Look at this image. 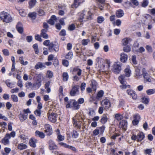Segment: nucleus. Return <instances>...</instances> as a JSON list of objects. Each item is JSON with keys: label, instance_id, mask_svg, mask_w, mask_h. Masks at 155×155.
<instances>
[{"label": "nucleus", "instance_id": "1", "mask_svg": "<svg viewBox=\"0 0 155 155\" xmlns=\"http://www.w3.org/2000/svg\"><path fill=\"white\" fill-rule=\"evenodd\" d=\"M0 18L4 22L9 23L13 20V17L8 12L3 11L0 13Z\"/></svg>", "mask_w": 155, "mask_h": 155}, {"label": "nucleus", "instance_id": "2", "mask_svg": "<svg viewBox=\"0 0 155 155\" xmlns=\"http://www.w3.org/2000/svg\"><path fill=\"white\" fill-rule=\"evenodd\" d=\"M91 13L90 11L86 13L85 11H83L80 14L79 20L80 22H83L91 20Z\"/></svg>", "mask_w": 155, "mask_h": 155}, {"label": "nucleus", "instance_id": "3", "mask_svg": "<svg viewBox=\"0 0 155 155\" xmlns=\"http://www.w3.org/2000/svg\"><path fill=\"white\" fill-rule=\"evenodd\" d=\"M145 137L144 134L142 132H139L137 134V135L133 134L131 137V139L133 140H137V141H142Z\"/></svg>", "mask_w": 155, "mask_h": 155}, {"label": "nucleus", "instance_id": "4", "mask_svg": "<svg viewBox=\"0 0 155 155\" xmlns=\"http://www.w3.org/2000/svg\"><path fill=\"white\" fill-rule=\"evenodd\" d=\"M48 49L50 52H58L59 50V45L58 43L54 44L53 43H51L49 45Z\"/></svg>", "mask_w": 155, "mask_h": 155}, {"label": "nucleus", "instance_id": "5", "mask_svg": "<svg viewBox=\"0 0 155 155\" xmlns=\"http://www.w3.org/2000/svg\"><path fill=\"white\" fill-rule=\"evenodd\" d=\"M40 76H38L37 77V81L34 83L33 84L31 89L34 90H36L38 89L41 85V78H40Z\"/></svg>", "mask_w": 155, "mask_h": 155}, {"label": "nucleus", "instance_id": "6", "mask_svg": "<svg viewBox=\"0 0 155 155\" xmlns=\"http://www.w3.org/2000/svg\"><path fill=\"white\" fill-rule=\"evenodd\" d=\"M74 124L75 126H78L79 123L83 120V118L80 116V114H77L73 119Z\"/></svg>", "mask_w": 155, "mask_h": 155}, {"label": "nucleus", "instance_id": "7", "mask_svg": "<svg viewBox=\"0 0 155 155\" xmlns=\"http://www.w3.org/2000/svg\"><path fill=\"white\" fill-rule=\"evenodd\" d=\"M58 115L54 113H51L48 115V118L49 121L52 123H55L57 120Z\"/></svg>", "mask_w": 155, "mask_h": 155}, {"label": "nucleus", "instance_id": "8", "mask_svg": "<svg viewBox=\"0 0 155 155\" xmlns=\"http://www.w3.org/2000/svg\"><path fill=\"white\" fill-rule=\"evenodd\" d=\"M142 75L144 78L145 82H150L151 81V79L150 78V76L146 71V69L143 68L142 69Z\"/></svg>", "mask_w": 155, "mask_h": 155}, {"label": "nucleus", "instance_id": "9", "mask_svg": "<svg viewBox=\"0 0 155 155\" xmlns=\"http://www.w3.org/2000/svg\"><path fill=\"white\" fill-rule=\"evenodd\" d=\"M121 70V67L120 64L118 63H115L114 65L112 71L113 72L116 74L119 73Z\"/></svg>", "mask_w": 155, "mask_h": 155}, {"label": "nucleus", "instance_id": "10", "mask_svg": "<svg viewBox=\"0 0 155 155\" xmlns=\"http://www.w3.org/2000/svg\"><path fill=\"white\" fill-rule=\"evenodd\" d=\"M45 132L47 135L50 136L52 134V129L51 126L49 124H47L45 125Z\"/></svg>", "mask_w": 155, "mask_h": 155}, {"label": "nucleus", "instance_id": "11", "mask_svg": "<svg viewBox=\"0 0 155 155\" xmlns=\"http://www.w3.org/2000/svg\"><path fill=\"white\" fill-rule=\"evenodd\" d=\"M10 139V135L8 134H6L5 136L1 141V142L4 145L8 144L9 143V140Z\"/></svg>", "mask_w": 155, "mask_h": 155}, {"label": "nucleus", "instance_id": "12", "mask_svg": "<svg viewBox=\"0 0 155 155\" xmlns=\"http://www.w3.org/2000/svg\"><path fill=\"white\" fill-rule=\"evenodd\" d=\"M79 87L78 85L73 86L70 94L71 96H74L79 92Z\"/></svg>", "mask_w": 155, "mask_h": 155}, {"label": "nucleus", "instance_id": "13", "mask_svg": "<svg viewBox=\"0 0 155 155\" xmlns=\"http://www.w3.org/2000/svg\"><path fill=\"white\" fill-rule=\"evenodd\" d=\"M127 94L130 95L134 100H136L137 98V95L136 92L131 89H129L127 90Z\"/></svg>", "mask_w": 155, "mask_h": 155}, {"label": "nucleus", "instance_id": "14", "mask_svg": "<svg viewBox=\"0 0 155 155\" xmlns=\"http://www.w3.org/2000/svg\"><path fill=\"white\" fill-rule=\"evenodd\" d=\"M48 143L49 145V148L50 150H56L57 149L58 147L55 143L52 140H49Z\"/></svg>", "mask_w": 155, "mask_h": 155}, {"label": "nucleus", "instance_id": "15", "mask_svg": "<svg viewBox=\"0 0 155 155\" xmlns=\"http://www.w3.org/2000/svg\"><path fill=\"white\" fill-rule=\"evenodd\" d=\"M101 104L105 109L109 108L110 106L109 101L107 99H105L103 100L102 101Z\"/></svg>", "mask_w": 155, "mask_h": 155}, {"label": "nucleus", "instance_id": "16", "mask_svg": "<svg viewBox=\"0 0 155 155\" xmlns=\"http://www.w3.org/2000/svg\"><path fill=\"white\" fill-rule=\"evenodd\" d=\"M106 0H96L98 6L99 8L101 10H103L105 4Z\"/></svg>", "mask_w": 155, "mask_h": 155}, {"label": "nucleus", "instance_id": "17", "mask_svg": "<svg viewBox=\"0 0 155 155\" xmlns=\"http://www.w3.org/2000/svg\"><path fill=\"white\" fill-rule=\"evenodd\" d=\"M142 74V73L140 71V69L137 67H136L134 72V77L136 78L139 79Z\"/></svg>", "mask_w": 155, "mask_h": 155}, {"label": "nucleus", "instance_id": "18", "mask_svg": "<svg viewBox=\"0 0 155 155\" xmlns=\"http://www.w3.org/2000/svg\"><path fill=\"white\" fill-rule=\"evenodd\" d=\"M16 28L20 34H22L23 31L22 23L21 22H18L16 25Z\"/></svg>", "mask_w": 155, "mask_h": 155}, {"label": "nucleus", "instance_id": "19", "mask_svg": "<svg viewBox=\"0 0 155 155\" xmlns=\"http://www.w3.org/2000/svg\"><path fill=\"white\" fill-rule=\"evenodd\" d=\"M127 126V122L126 120H122L119 123V126L120 127L122 128L125 130H126Z\"/></svg>", "mask_w": 155, "mask_h": 155}, {"label": "nucleus", "instance_id": "20", "mask_svg": "<svg viewBox=\"0 0 155 155\" xmlns=\"http://www.w3.org/2000/svg\"><path fill=\"white\" fill-rule=\"evenodd\" d=\"M18 116L20 121L21 122H23L27 119L28 114L26 113L22 114L20 113Z\"/></svg>", "mask_w": 155, "mask_h": 155}, {"label": "nucleus", "instance_id": "21", "mask_svg": "<svg viewBox=\"0 0 155 155\" xmlns=\"http://www.w3.org/2000/svg\"><path fill=\"white\" fill-rule=\"evenodd\" d=\"M128 56L124 53H122L120 55V60L123 63L125 62L127 60Z\"/></svg>", "mask_w": 155, "mask_h": 155}, {"label": "nucleus", "instance_id": "22", "mask_svg": "<svg viewBox=\"0 0 155 155\" xmlns=\"http://www.w3.org/2000/svg\"><path fill=\"white\" fill-rule=\"evenodd\" d=\"M29 142L31 147H36V143L37 142V141L35 139L31 138L29 140Z\"/></svg>", "mask_w": 155, "mask_h": 155}, {"label": "nucleus", "instance_id": "23", "mask_svg": "<svg viewBox=\"0 0 155 155\" xmlns=\"http://www.w3.org/2000/svg\"><path fill=\"white\" fill-rule=\"evenodd\" d=\"M73 71L76 73L78 76H80L81 75L82 71L78 67H76L73 68Z\"/></svg>", "mask_w": 155, "mask_h": 155}, {"label": "nucleus", "instance_id": "24", "mask_svg": "<svg viewBox=\"0 0 155 155\" xmlns=\"http://www.w3.org/2000/svg\"><path fill=\"white\" fill-rule=\"evenodd\" d=\"M48 31L47 29H42L41 31V36L44 38L47 39L48 38V35L46 33Z\"/></svg>", "mask_w": 155, "mask_h": 155}, {"label": "nucleus", "instance_id": "25", "mask_svg": "<svg viewBox=\"0 0 155 155\" xmlns=\"http://www.w3.org/2000/svg\"><path fill=\"white\" fill-rule=\"evenodd\" d=\"M124 15V12L122 10L120 9L116 12V15L117 18H121Z\"/></svg>", "mask_w": 155, "mask_h": 155}, {"label": "nucleus", "instance_id": "26", "mask_svg": "<svg viewBox=\"0 0 155 155\" xmlns=\"http://www.w3.org/2000/svg\"><path fill=\"white\" fill-rule=\"evenodd\" d=\"M132 41V39L128 38H124L122 41L123 44L124 45H126Z\"/></svg>", "mask_w": 155, "mask_h": 155}, {"label": "nucleus", "instance_id": "27", "mask_svg": "<svg viewBox=\"0 0 155 155\" xmlns=\"http://www.w3.org/2000/svg\"><path fill=\"white\" fill-rule=\"evenodd\" d=\"M97 85V83L96 81L94 80H92L91 81V86L94 91H96Z\"/></svg>", "mask_w": 155, "mask_h": 155}, {"label": "nucleus", "instance_id": "28", "mask_svg": "<svg viewBox=\"0 0 155 155\" xmlns=\"http://www.w3.org/2000/svg\"><path fill=\"white\" fill-rule=\"evenodd\" d=\"M45 66L44 64L38 62L35 67V68L36 69H38L39 68H45Z\"/></svg>", "mask_w": 155, "mask_h": 155}, {"label": "nucleus", "instance_id": "29", "mask_svg": "<svg viewBox=\"0 0 155 155\" xmlns=\"http://www.w3.org/2000/svg\"><path fill=\"white\" fill-rule=\"evenodd\" d=\"M58 8L59 10V14L60 15H63L64 14V10L66 9V7L65 6H59Z\"/></svg>", "mask_w": 155, "mask_h": 155}, {"label": "nucleus", "instance_id": "30", "mask_svg": "<svg viewBox=\"0 0 155 155\" xmlns=\"http://www.w3.org/2000/svg\"><path fill=\"white\" fill-rule=\"evenodd\" d=\"M57 135H58V141H63L64 140V136L61 135L60 133L59 130H57Z\"/></svg>", "mask_w": 155, "mask_h": 155}, {"label": "nucleus", "instance_id": "31", "mask_svg": "<svg viewBox=\"0 0 155 155\" xmlns=\"http://www.w3.org/2000/svg\"><path fill=\"white\" fill-rule=\"evenodd\" d=\"M35 136H38L41 138H43L45 137V134L42 132L36 130L35 132Z\"/></svg>", "mask_w": 155, "mask_h": 155}, {"label": "nucleus", "instance_id": "32", "mask_svg": "<svg viewBox=\"0 0 155 155\" xmlns=\"http://www.w3.org/2000/svg\"><path fill=\"white\" fill-rule=\"evenodd\" d=\"M27 146L25 144L23 143H20L18 144V148L20 150H23L27 148Z\"/></svg>", "mask_w": 155, "mask_h": 155}, {"label": "nucleus", "instance_id": "33", "mask_svg": "<svg viewBox=\"0 0 155 155\" xmlns=\"http://www.w3.org/2000/svg\"><path fill=\"white\" fill-rule=\"evenodd\" d=\"M50 81H49L47 82L45 85V88L46 90L47 93H49L51 92V89L50 87Z\"/></svg>", "mask_w": 155, "mask_h": 155}, {"label": "nucleus", "instance_id": "34", "mask_svg": "<svg viewBox=\"0 0 155 155\" xmlns=\"http://www.w3.org/2000/svg\"><path fill=\"white\" fill-rule=\"evenodd\" d=\"M108 118H107V115L105 114H104L102 115L101 118V122L104 124H105L107 121Z\"/></svg>", "mask_w": 155, "mask_h": 155}, {"label": "nucleus", "instance_id": "35", "mask_svg": "<svg viewBox=\"0 0 155 155\" xmlns=\"http://www.w3.org/2000/svg\"><path fill=\"white\" fill-rule=\"evenodd\" d=\"M72 106L76 110L78 109L80 107V105L78 101H76L75 99L74 100V101L73 102Z\"/></svg>", "mask_w": 155, "mask_h": 155}, {"label": "nucleus", "instance_id": "36", "mask_svg": "<svg viewBox=\"0 0 155 155\" xmlns=\"http://www.w3.org/2000/svg\"><path fill=\"white\" fill-rule=\"evenodd\" d=\"M74 100L73 99L69 100L67 104H66V108H69L73 107V102L74 101Z\"/></svg>", "mask_w": 155, "mask_h": 155}, {"label": "nucleus", "instance_id": "37", "mask_svg": "<svg viewBox=\"0 0 155 155\" xmlns=\"http://www.w3.org/2000/svg\"><path fill=\"white\" fill-rule=\"evenodd\" d=\"M84 0H74V5L75 7H77L79 5L84 2Z\"/></svg>", "mask_w": 155, "mask_h": 155}, {"label": "nucleus", "instance_id": "38", "mask_svg": "<svg viewBox=\"0 0 155 155\" xmlns=\"http://www.w3.org/2000/svg\"><path fill=\"white\" fill-rule=\"evenodd\" d=\"M88 114L90 117H93L95 115L94 110L92 108H90L89 110Z\"/></svg>", "mask_w": 155, "mask_h": 155}, {"label": "nucleus", "instance_id": "39", "mask_svg": "<svg viewBox=\"0 0 155 155\" xmlns=\"http://www.w3.org/2000/svg\"><path fill=\"white\" fill-rule=\"evenodd\" d=\"M62 76L64 81H66L68 80L69 77L67 73L64 72L63 73Z\"/></svg>", "mask_w": 155, "mask_h": 155}, {"label": "nucleus", "instance_id": "40", "mask_svg": "<svg viewBox=\"0 0 155 155\" xmlns=\"http://www.w3.org/2000/svg\"><path fill=\"white\" fill-rule=\"evenodd\" d=\"M125 76L124 75H121L118 78L121 84H125Z\"/></svg>", "mask_w": 155, "mask_h": 155}, {"label": "nucleus", "instance_id": "41", "mask_svg": "<svg viewBox=\"0 0 155 155\" xmlns=\"http://www.w3.org/2000/svg\"><path fill=\"white\" fill-rule=\"evenodd\" d=\"M36 2V0H31L29 2V5L30 8L34 7Z\"/></svg>", "mask_w": 155, "mask_h": 155}, {"label": "nucleus", "instance_id": "42", "mask_svg": "<svg viewBox=\"0 0 155 155\" xmlns=\"http://www.w3.org/2000/svg\"><path fill=\"white\" fill-rule=\"evenodd\" d=\"M23 59L24 58L23 56L19 58V60L20 61V63L24 65H26L28 64V62L27 61L24 62Z\"/></svg>", "mask_w": 155, "mask_h": 155}, {"label": "nucleus", "instance_id": "43", "mask_svg": "<svg viewBox=\"0 0 155 155\" xmlns=\"http://www.w3.org/2000/svg\"><path fill=\"white\" fill-rule=\"evenodd\" d=\"M155 93V89H151L147 90L146 93L147 95H150L154 94Z\"/></svg>", "mask_w": 155, "mask_h": 155}, {"label": "nucleus", "instance_id": "44", "mask_svg": "<svg viewBox=\"0 0 155 155\" xmlns=\"http://www.w3.org/2000/svg\"><path fill=\"white\" fill-rule=\"evenodd\" d=\"M28 17L34 20L35 19L36 16V14L35 12H31L28 14Z\"/></svg>", "mask_w": 155, "mask_h": 155}, {"label": "nucleus", "instance_id": "45", "mask_svg": "<svg viewBox=\"0 0 155 155\" xmlns=\"http://www.w3.org/2000/svg\"><path fill=\"white\" fill-rule=\"evenodd\" d=\"M73 56V53L71 51H69L65 56V58L68 59H71Z\"/></svg>", "mask_w": 155, "mask_h": 155}, {"label": "nucleus", "instance_id": "46", "mask_svg": "<svg viewBox=\"0 0 155 155\" xmlns=\"http://www.w3.org/2000/svg\"><path fill=\"white\" fill-rule=\"evenodd\" d=\"M125 76L127 77H129L130 76L131 71L130 70L129 68H126L125 69Z\"/></svg>", "mask_w": 155, "mask_h": 155}, {"label": "nucleus", "instance_id": "47", "mask_svg": "<svg viewBox=\"0 0 155 155\" xmlns=\"http://www.w3.org/2000/svg\"><path fill=\"white\" fill-rule=\"evenodd\" d=\"M115 118L116 120L119 121L123 119V116L122 115L117 114L115 115Z\"/></svg>", "mask_w": 155, "mask_h": 155}, {"label": "nucleus", "instance_id": "48", "mask_svg": "<svg viewBox=\"0 0 155 155\" xmlns=\"http://www.w3.org/2000/svg\"><path fill=\"white\" fill-rule=\"evenodd\" d=\"M90 42V40L89 39H83L81 41L82 44L83 45H86Z\"/></svg>", "mask_w": 155, "mask_h": 155}, {"label": "nucleus", "instance_id": "49", "mask_svg": "<svg viewBox=\"0 0 155 155\" xmlns=\"http://www.w3.org/2000/svg\"><path fill=\"white\" fill-rule=\"evenodd\" d=\"M11 98L12 100L15 102H17L18 101V97L16 95L14 94L12 95Z\"/></svg>", "mask_w": 155, "mask_h": 155}, {"label": "nucleus", "instance_id": "50", "mask_svg": "<svg viewBox=\"0 0 155 155\" xmlns=\"http://www.w3.org/2000/svg\"><path fill=\"white\" fill-rule=\"evenodd\" d=\"M130 46L127 45L123 47V51L126 52H129L130 51Z\"/></svg>", "mask_w": 155, "mask_h": 155}, {"label": "nucleus", "instance_id": "51", "mask_svg": "<svg viewBox=\"0 0 155 155\" xmlns=\"http://www.w3.org/2000/svg\"><path fill=\"white\" fill-rule=\"evenodd\" d=\"M79 135V134L77 131L76 130H74L72 133V136L74 138H77Z\"/></svg>", "mask_w": 155, "mask_h": 155}, {"label": "nucleus", "instance_id": "52", "mask_svg": "<svg viewBox=\"0 0 155 155\" xmlns=\"http://www.w3.org/2000/svg\"><path fill=\"white\" fill-rule=\"evenodd\" d=\"M122 85L120 86V88L122 89H125L127 88H130V86L129 85H126L125 82V84H121Z\"/></svg>", "mask_w": 155, "mask_h": 155}, {"label": "nucleus", "instance_id": "53", "mask_svg": "<svg viewBox=\"0 0 155 155\" xmlns=\"http://www.w3.org/2000/svg\"><path fill=\"white\" fill-rule=\"evenodd\" d=\"M75 28V25L74 24H72L69 26L68 29L70 31H73Z\"/></svg>", "mask_w": 155, "mask_h": 155}, {"label": "nucleus", "instance_id": "54", "mask_svg": "<svg viewBox=\"0 0 155 155\" xmlns=\"http://www.w3.org/2000/svg\"><path fill=\"white\" fill-rule=\"evenodd\" d=\"M34 113L36 115L40 117L41 114V110L37 109L34 111Z\"/></svg>", "mask_w": 155, "mask_h": 155}, {"label": "nucleus", "instance_id": "55", "mask_svg": "<svg viewBox=\"0 0 155 155\" xmlns=\"http://www.w3.org/2000/svg\"><path fill=\"white\" fill-rule=\"evenodd\" d=\"M149 99L148 98L145 97H143L142 98V102L145 104H147L148 103Z\"/></svg>", "mask_w": 155, "mask_h": 155}, {"label": "nucleus", "instance_id": "56", "mask_svg": "<svg viewBox=\"0 0 155 155\" xmlns=\"http://www.w3.org/2000/svg\"><path fill=\"white\" fill-rule=\"evenodd\" d=\"M69 62L68 61L65 59H63L62 60L63 65L66 67H67L69 65Z\"/></svg>", "mask_w": 155, "mask_h": 155}, {"label": "nucleus", "instance_id": "57", "mask_svg": "<svg viewBox=\"0 0 155 155\" xmlns=\"http://www.w3.org/2000/svg\"><path fill=\"white\" fill-rule=\"evenodd\" d=\"M104 20V18L102 16H99L97 18V22L99 23H102Z\"/></svg>", "mask_w": 155, "mask_h": 155}, {"label": "nucleus", "instance_id": "58", "mask_svg": "<svg viewBox=\"0 0 155 155\" xmlns=\"http://www.w3.org/2000/svg\"><path fill=\"white\" fill-rule=\"evenodd\" d=\"M86 86V84L85 83L83 82L81 83L80 86V88L82 92H83V91L85 90Z\"/></svg>", "mask_w": 155, "mask_h": 155}, {"label": "nucleus", "instance_id": "59", "mask_svg": "<svg viewBox=\"0 0 155 155\" xmlns=\"http://www.w3.org/2000/svg\"><path fill=\"white\" fill-rule=\"evenodd\" d=\"M32 85V84L30 82L28 81L25 84V87L28 89L30 88H31Z\"/></svg>", "mask_w": 155, "mask_h": 155}, {"label": "nucleus", "instance_id": "60", "mask_svg": "<svg viewBox=\"0 0 155 155\" xmlns=\"http://www.w3.org/2000/svg\"><path fill=\"white\" fill-rule=\"evenodd\" d=\"M46 75L48 78H51L52 77L53 73L51 71H48L47 72Z\"/></svg>", "mask_w": 155, "mask_h": 155}, {"label": "nucleus", "instance_id": "61", "mask_svg": "<svg viewBox=\"0 0 155 155\" xmlns=\"http://www.w3.org/2000/svg\"><path fill=\"white\" fill-rule=\"evenodd\" d=\"M19 13L21 16L25 17L26 15V12L22 9L19 10Z\"/></svg>", "mask_w": 155, "mask_h": 155}, {"label": "nucleus", "instance_id": "62", "mask_svg": "<svg viewBox=\"0 0 155 155\" xmlns=\"http://www.w3.org/2000/svg\"><path fill=\"white\" fill-rule=\"evenodd\" d=\"M2 51L3 54L5 56H8L9 55V52L7 49H4L2 50Z\"/></svg>", "mask_w": 155, "mask_h": 155}, {"label": "nucleus", "instance_id": "63", "mask_svg": "<svg viewBox=\"0 0 155 155\" xmlns=\"http://www.w3.org/2000/svg\"><path fill=\"white\" fill-rule=\"evenodd\" d=\"M132 61L134 64H137L136 58L135 55H133L132 56Z\"/></svg>", "mask_w": 155, "mask_h": 155}, {"label": "nucleus", "instance_id": "64", "mask_svg": "<svg viewBox=\"0 0 155 155\" xmlns=\"http://www.w3.org/2000/svg\"><path fill=\"white\" fill-rule=\"evenodd\" d=\"M99 130V132L101 134H102L104 132V130L105 127L104 126H102L99 127L98 128H97Z\"/></svg>", "mask_w": 155, "mask_h": 155}]
</instances>
